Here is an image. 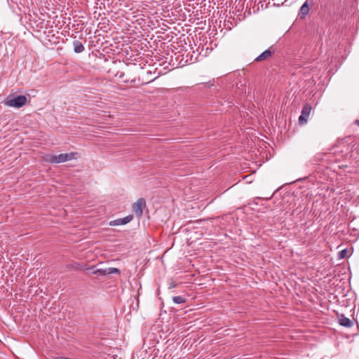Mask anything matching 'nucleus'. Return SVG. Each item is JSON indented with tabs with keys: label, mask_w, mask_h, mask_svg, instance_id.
<instances>
[{
	"label": "nucleus",
	"mask_w": 359,
	"mask_h": 359,
	"mask_svg": "<svg viewBox=\"0 0 359 359\" xmlns=\"http://www.w3.org/2000/svg\"><path fill=\"white\" fill-rule=\"evenodd\" d=\"M76 153L71 152L69 154H60L59 155L50 156L48 161L51 163H64L72 159L76 158Z\"/></svg>",
	"instance_id": "1"
},
{
	"label": "nucleus",
	"mask_w": 359,
	"mask_h": 359,
	"mask_svg": "<svg viewBox=\"0 0 359 359\" xmlns=\"http://www.w3.org/2000/svg\"><path fill=\"white\" fill-rule=\"evenodd\" d=\"M27 101V97L25 95H18L17 97L6 100L5 104L7 106L15 107V108H20L23 107Z\"/></svg>",
	"instance_id": "2"
},
{
	"label": "nucleus",
	"mask_w": 359,
	"mask_h": 359,
	"mask_svg": "<svg viewBox=\"0 0 359 359\" xmlns=\"http://www.w3.org/2000/svg\"><path fill=\"white\" fill-rule=\"evenodd\" d=\"M276 52V48L275 46H271L268 49L262 53L259 56H257L255 61V62H262L269 60L272 57V55Z\"/></svg>",
	"instance_id": "3"
},
{
	"label": "nucleus",
	"mask_w": 359,
	"mask_h": 359,
	"mask_svg": "<svg viewBox=\"0 0 359 359\" xmlns=\"http://www.w3.org/2000/svg\"><path fill=\"white\" fill-rule=\"evenodd\" d=\"M311 109L312 106L310 104L306 103L304 105L302 110V114L299 117V124H304L307 122Z\"/></svg>",
	"instance_id": "4"
},
{
	"label": "nucleus",
	"mask_w": 359,
	"mask_h": 359,
	"mask_svg": "<svg viewBox=\"0 0 359 359\" xmlns=\"http://www.w3.org/2000/svg\"><path fill=\"white\" fill-rule=\"evenodd\" d=\"M146 206V201L143 198H140L133 205V211L136 216L140 217L143 213V208Z\"/></svg>",
	"instance_id": "5"
},
{
	"label": "nucleus",
	"mask_w": 359,
	"mask_h": 359,
	"mask_svg": "<svg viewBox=\"0 0 359 359\" xmlns=\"http://www.w3.org/2000/svg\"><path fill=\"white\" fill-rule=\"evenodd\" d=\"M313 4L312 0H306L303 5L301 6L299 12V16L300 18H304L305 16L309 13L310 11V5Z\"/></svg>",
	"instance_id": "6"
},
{
	"label": "nucleus",
	"mask_w": 359,
	"mask_h": 359,
	"mask_svg": "<svg viewBox=\"0 0 359 359\" xmlns=\"http://www.w3.org/2000/svg\"><path fill=\"white\" fill-rule=\"evenodd\" d=\"M133 219V215H129L123 218L117 219L109 222L110 226L125 225Z\"/></svg>",
	"instance_id": "7"
},
{
	"label": "nucleus",
	"mask_w": 359,
	"mask_h": 359,
	"mask_svg": "<svg viewBox=\"0 0 359 359\" xmlns=\"http://www.w3.org/2000/svg\"><path fill=\"white\" fill-rule=\"evenodd\" d=\"M338 322L340 325L345 327H351L353 325V322L344 314L338 315Z\"/></svg>",
	"instance_id": "8"
},
{
	"label": "nucleus",
	"mask_w": 359,
	"mask_h": 359,
	"mask_svg": "<svg viewBox=\"0 0 359 359\" xmlns=\"http://www.w3.org/2000/svg\"><path fill=\"white\" fill-rule=\"evenodd\" d=\"M95 273L101 276H105L112 273H120V270L117 268L110 267L105 269H99Z\"/></svg>",
	"instance_id": "9"
},
{
	"label": "nucleus",
	"mask_w": 359,
	"mask_h": 359,
	"mask_svg": "<svg viewBox=\"0 0 359 359\" xmlns=\"http://www.w3.org/2000/svg\"><path fill=\"white\" fill-rule=\"evenodd\" d=\"M73 47H74V51L76 53H81L85 49L83 43L78 40H75L73 41Z\"/></svg>",
	"instance_id": "10"
},
{
	"label": "nucleus",
	"mask_w": 359,
	"mask_h": 359,
	"mask_svg": "<svg viewBox=\"0 0 359 359\" xmlns=\"http://www.w3.org/2000/svg\"><path fill=\"white\" fill-rule=\"evenodd\" d=\"M172 301L175 304H180L186 302V299L182 296H175L172 297Z\"/></svg>",
	"instance_id": "11"
},
{
	"label": "nucleus",
	"mask_w": 359,
	"mask_h": 359,
	"mask_svg": "<svg viewBox=\"0 0 359 359\" xmlns=\"http://www.w3.org/2000/svg\"><path fill=\"white\" fill-rule=\"evenodd\" d=\"M348 250L344 249L339 252V258L344 259L347 256Z\"/></svg>",
	"instance_id": "12"
},
{
	"label": "nucleus",
	"mask_w": 359,
	"mask_h": 359,
	"mask_svg": "<svg viewBox=\"0 0 359 359\" xmlns=\"http://www.w3.org/2000/svg\"><path fill=\"white\" fill-rule=\"evenodd\" d=\"M349 141H351V143H353L354 142L353 138L352 137H351V136L346 137H344L342 140V142L344 143L348 142Z\"/></svg>",
	"instance_id": "13"
},
{
	"label": "nucleus",
	"mask_w": 359,
	"mask_h": 359,
	"mask_svg": "<svg viewBox=\"0 0 359 359\" xmlns=\"http://www.w3.org/2000/svg\"><path fill=\"white\" fill-rule=\"evenodd\" d=\"M67 267L73 269H77L79 268L76 264L67 265Z\"/></svg>",
	"instance_id": "14"
},
{
	"label": "nucleus",
	"mask_w": 359,
	"mask_h": 359,
	"mask_svg": "<svg viewBox=\"0 0 359 359\" xmlns=\"http://www.w3.org/2000/svg\"><path fill=\"white\" fill-rule=\"evenodd\" d=\"M175 287H176V284H175L174 283H170V285H169V289H172Z\"/></svg>",
	"instance_id": "15"
},
{
	"label": "nucleus",
	"mask_w": 359,
	"mask_h": 359,
	"mask_svg": "<svg viewBox=\"0 0 359 359\" xmlns=\"http://www.w3.org/2000/svg\"><path fill=\"white\" fill-rule=\"evenodd\" d=\"M355 123L359 126V119L355 121Z\"/></svg>",
	"instance_id": "16"
},
{
	"label": "nucleus",
	"mask_w": 359,
	"mask_h": 359,
	"mask_svg": "<svg viewBox=\"0 0 359 359\" xmlns=\"http://www.w3.org/2000/svg\"><path fill=\"white\" fill-rule=\"evenodd\" d=\"M212 85H213L212 83H206L205 86L206 87H209V86H212Z\"/></svg>",
	"instance_id": "17"
},
{
	"label": "nucleus",
	"mask_w": 359,
	"mask_h": 359,
	"mask_svg": "<svg viewBox=\"0 0 359 359\" xmlns=\"http://www.w3.org/2000/svg\"><path fill=\"white\" fill-rule=\"evenodd\" d=\"M271 197H271L266 198V200L271 199Z\"/></svg>",
	"instance_id": "18"
}]
</instances>
